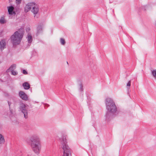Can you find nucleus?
<instances>
[{
	"instance_id": "f257e3e1",
	"label": "nucleus",
	"mask_w": 156,
	"mask_h": 156,
	"mask_svg": "<svg viewBox=\"0 0 156 156\" xmlns=\"http://www.w3.org/2000/svg\"><path fill=\"white\" fill-rule=\"evenodd\" d=\"M24 32L23 28L21 27L11 36V39L14 45L18 44L20 43L23 38Z\"/></svg>"
},
{
	"instance_id": "f03ea898",
	"label": "nucleus",
	"mask_w": 156,
	"mask_h": 156,
	"mask_svg": "<svg viewBox=\"0 0 156 156\" xmlns=\"http://www.w3.org/2000/svg\"><path fill=\"white\" fill-rule=\"evenodd\" d=\"M31 145L35 153H39L40 150V143L38 138L33 137L31 139Z\"/></svg>"
},
{
	"instance_id": "7ed1b4c3",
	"label": "nucleus",
	"mask_w": 156,
	"mask_h": 156,
	"mask_svg": "<svg viewBox=\"0 0 156 156\" xmlns=\"http://www.w3.org/2000/svg\"><path fill=\"white\" fill-rule=\"evenodd\" d=\"M106 104L108 110L112 112H115L116 110V107L113 100L110 98H107Z\"/></svg>"
},
{
	"instance_id": "20e7f679",
	"label": "nucleus",
	"mask_w": 156,
	"mask_h": 156,
	"mask_svg": "<svg viewBox=\"0 0 156 156\" xmlns=\"http://www.w3.org/2000/svg\"><path fill=\"white\" fill-rule=\"evenodd\" d=\"M63 143L62 148L63 150V156H70V150L69 146L67 144L66 138L63 140Z\"/></svg>"
},
{
	"instance_id": "39448f33",
	"label": "nucleus",
	"mask_w": 156,
	"mask_h": 156,
	"mask_svg": "<svg viewBox=\"0 0 156 156\" xmlns=\"http://www.w3.org/2000/svg\"><path fill=\"white\" fill-rule=\"evenodd\" d=\"M20 107L22 112L24 114V117L25 118H27V106L24 104H22L21 105Z\"/></svg>"
},
{
	"instance_id": "423d86ee",
	"label": "nucleus",
	"mask_w": 156,
	"mask_h": 156,
	"mask_svg": "<svg viewBox=\"0 0 156 156\" xmlns=\"http://www.w3.org/2000/svg\"><path fill=\"white\" fill-rule=\"evenodd\" d=\"M16 68V65L15 64H13L7 70V72H9L10 71L11 72L12 74L13 75H16L17 74V73L14 70Z\"/></svg>"
},
{
	"instance_id": "0eeeda50",
	"label": "nucleus",
	"mask_w": 156,
	"mask_h": 156,
	"mask_svg": "<svg viewBox=\"0 0 156 156\" xmlns=\"http://www.w3.org/2000/svg\"><path fill=\"white\" fill-rule=\"evenodd\" d=\"M19 96L22 99L24 100L27 101L28 100L27 95L23 91L19 92Z\"/></svg>"
},
{
	"instance_id": "6e6552de",
	"label": "nucleus",
	"mask_w": 156,
	"mask_h": 156,
	"mask_svg": "<svg viewBox=\"0 0 156 156\" xmlns=\"http://www.w3.org/2000/svg\"><path fill=\"white\" fill-rule=\"evenodd\" d=\"M33 5H34V3L31 2L27 4L25 7V12H28L32 8Z\"/></svg>"
},
{
	"instance_id": "1a4fd4ad",
	"label": "nucleus",
	"mask_w": 156,
	"mask_h": 156,
	"mask_svg": "<svg viewBox=\"0 0 156 156\" xmlns=\"http://www.w3.org/2000/svg\"><path fill=\"white\" fill-rule=\"evenodd\" d=\"M6 42L4 39L2 40L0 42V48L1 50H3L5 48Z\"/></svg>"
},
{
	"instance_id": "9d476101",
	"label": "nucleus",
	"mask_w": 156,
	"mask_h": 156,
	"mask_svg": "<svg viewBox=\"0 0 156 156\" xmlns=\"http://www.w3.org/2000/svg\"><path fill=\"white\" fill-rule=\"evenodd\" d=\"M38 7L37 5L34 3V5L32 6V12L34 14H37L38 12Z\"/></svg>"
},
{
	"instance_id": "9b49d317",
	"label": "nucleus",
	"mask_w": 156,
	"mask_h": 156,
	"mask_svg": "<svg viewBox=\"0 0 156 156\" xmlns=\"http://www.w3.org/2000/svg\"><path fill=\"white\" fill-rule=\"evenodd\" d=\"M8 12L9 14L12 15L16 14L15 12L13 11L14 8L12 6H10L8 7Z\"/></svg>"
},
{
	"instance_id": "f8f14e48",
	"label": "nucleus",
	"mask_w": 156,
	"mask_h": 156,
	"mask_svg": "<svg viewBox=\"0 0 156 156\" xmlns=\"http://www.w3.org/2000/svg\"><path fill=\"white\" fill-rule=\"evenodd\" d=\"M23 85L25 89H28L30 87V85L29 83L26 82H24L23 84Z\"/></svg>"
},
{
	"instance_id": "ddd939ff",
	"label": "nucleus",
	"mask_w": 156,
	"mask_h": 156,
	"mask_svg": "<svg viewBox=\"0 0 156 156\" xmlns=\"http://www.w3.org/2000/svg\"><path fill=\"white\" fill-rule=\"evenodd\" d=\"M6 23V20L5 19L4 16H3L1 17L0 19V23L1 24H4Z\"/></svg>"
},
{
	"instance_id": "4468645a",
	"label": "nucleus",
	"mask_w": 156,
	"mask_h": 156,
	"mask_svg": "<svg viewBox=\"0 0 156 156\" xmlns=\"http://www.w3.org/2000/svg\"><path fill=\"white\" fill-rule=\"evenodd\" d=\"M27 40L29 43H31L32 41V37L29 34L27 36Z\"/></svg>"
},
{
	"instance_id": "2eb2a0df",
	"label": "nucleus",
	"mask_w": 156,
	"mask_h": 156,
	"mask_svg": "<svg viewBox=\"0 0 156 156\" xmlns=\"http://www.w3.org/2000/svg\"><path fill=\"white\" fill-rule=\"evenodd\" d=\"M5 142L4 138L2 135L0 134V144L3 143Z\"/></svg>"
},
{
	"instance_id": "dca6fc26",
	"label": "nucleus",
	"mask_w": 156,
	"mask_h": 156,
	"mask_svg": "<svg viewBox=\"0 0 156 156\" xmlns=\"http://www.w3.org/2000/svg\"><path fill=\"white\" fill-rule=\"evenodd\" d=\"M152 74L153 76L155 78H156V70H154L152 72Z\"/></svg>"
},
{
	"instance_id": "f3484780",
	"label": "nucleus",
	"mask_w": 156,
	"mask_h": 156,
	"mask_svg": "<svg viewBox=\"0 0 156 156\" xmlns=\"http://www.w3.org/2000/svg\"><path fill=\"white\" fill-rule=\"evenodd\" d=\"M60 42L61 44L63 45H64L65 43V41L64 39L62 38H61L60 39Z\"/></svg>"
},
{
	"instance_id": "a211bd4d",
	"label": "nucleus",
	"mask_w": 156,
	"mask_h": 156,
	"mask_svg": "<svg viewBox=\"0 0 156 156\" xmlns=\"http://www.w3.org/2000/svg\"><path fill=\"white\" fill-rule=\"evenodd\" d=\"M23 74L25 75H26L27 74V72L25 69H23Z\"/></svg>"
},
{
	"instance_id": "6ab92c4d",
	"label": "nucleus",
	"mask_w": 156,
	"mask_h": 156,
	"mask_svg": "<svg viewBox=\"0 0 156 156\" xmlns=\"http://www.w3.org/2000/svg\"><path fill=\"white\" fill-rule=\"evenodd\" d=\"M21 0H16V2L17 4H20L21 2Z\"/></svg>"
},
{
	"instance_id": "aec40b11",
	"label": "nucleus",
	"mask_w": 156,
	"mask_h": 156,
	"mask_svg": "<svg viewBox=\"0 0 156 156\" xmlns=\"http://www.w3.org/2000/svg\"><path fill=\"white\" fill-rule=\"evenodd\" d=\"M131 85V81L130 80L129 81L127 84V86L128 87H129Z\"/></svg>"
},
{
	"instance_id": "412c9836",
	"label": "nucleus",
	"mask_w": 156,
	"mask_h": 156,
	"mask_svg": "<svg viewBox=\"0 0 156 156\" xmlns=\"http://www.w3.org/2000/svg\"><path fill=\"white\" fill-rule=\"evenodd\" d=\"M30 29L29 28H27V29H26V31H30Z\"/></svg>"
}]
</instances>
